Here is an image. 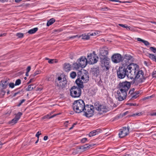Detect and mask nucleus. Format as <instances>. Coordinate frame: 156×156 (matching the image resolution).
Masks as SVG:
<instances>
[{
  "label": "nucleus",
  "instance_id": "f257e3e1",
  "mask_svg": "<svg viewBox=\"0 0 156 156\" xmlns=\"http://www.w3.org/2000/svg\"><path fill=\"white\" fill-rule=\"evenodd\" d=\"M134 69H133L129 76L130 79H134L135 82L137 83H142L145 79L144 76V73L142 70H139V66L136 64L133 63Z\"/></svg>",
  "mask_w": 156,
  "mask_h": 156
},
{
  "label": "nucleus",
  "instance_id": "f03ea898",
  "mask_svg": "<svg viewBox=\"0 0 156 156\" xmlns=\"http://www.w3.org/2000/svg\"><path fill=\"white\" fill-rule=\"evenodd\" d=\"M133 66V63L130 64L129 66L122 64V65L117 70V73L118 77L120 79H123L127 76L129 78V74L133 69H134Z\"/></svg>",
  "mask_w": 156,
  "mask_h": 156
},
{
  "label": "nucleus",
  "instance_id": "7ed1b4c3",
  "mask_svg": "<svg viewBox=\"0 0 156 156\" xmlns=\"http://www.w3.org/2000/svg\"><path fill=\"white\" fill-rule=\"evenodd\" d=\"M77 79L76 83L78 87L83 88V83H87L89 80V75L88 72L86 71H80L78 73Z\"/></svg>",
  "mask_w": 156,
  "mask_h": 156
},
{
  "label": "nucleus",
  "instance_id": "20e7f679",
  "mask_svg": "<svg viewBox=\"0 0 156 156\" xmlns=\"http://www.w3.org/2000/svg\"><path fill=\"white\" fill-rule=\"evenodd\" d=\"M85 106L84 101L81 99L75 101L73 105L74 111L78 113L83 111Z\"/></svg>",
  "mask_w": 156,
  "mask_h": 156
},
{
  "label": "nucleus",
  "instance_id": "39448f33",
  "mask_svg": "<svg viewBox=\"0 0 156 156\" xmlns=\"http://www.w3.org/2000/svg\"><path fill=\"white\" fill-rule=\"evenodd\" d=\"M82 88L74 86L72 87L70 90L71 96L74 98L79 97L81 94V88Z\"/></svg>",
  "mask_w": 156,
  "mask_h": 156
},
{
  "label": "nucleus",
  "instance_id": "423d86ee",
  "mask_svg": "<svg viewBox=\"0 0 156 156\" xmlns=\"http://www.w3.org/2000/svg\"><path fill=\"white\" fill-rule=\"evenodd\" d=\"M94 109L92 105H87L83 110L84 115L87 117H92L94 114Z\"/></svg>",
  "mask_w": 156,
  "mask_h": 156
},
{
  "label": "nucleus",
  "instance_id": "0eeeda50",
  "mask_svg": "<svg viewBox=\"0 0 156 156\" xmlns=\"http://www.w3.org/2000/svg\"><path fill=\"white\" fill-rule=\"evenodd\" d=\"M98 57L95 53V51L90 53L87 56V61L89 64H93L96 63L98 61Z\"/></svg>",
  "mask_w": 156,
  "mask_h": 156
},
{
  "label": "nucleus",
  "instance_id": "6e6552de",
  "mask_svg": "<svg viewBox=\"0 0 156 156\" xmlns=\"http://www.w3.org/2000/svg\"><path fill=\"white\" fill-rule=\"evenodd\" d=\"M119 89L120 91L127 92L130 88V83L129 82L127 81L120 83L119 84Z\"/></svg>",
  "mask_w": 156,
  "mask_h": 156
},
{
  "label": "nucleus",
  "instance_id": "1a4fd4ad",
  "mask_svg": "<svg viewBox=\"0 0 156 156\" xmlns=\"http://www.w3.org/2000/svg\"><path fill=\"white\" fill-rule=\"evenodd\" d=\"M94 108L100 114L106 112V107L103 105H101L98 102H96L94 104Z\"/></svg>",
  "mask_w": 156,
  "mask_h": 156
},
{
  "label": "nucleus",
  "instance_id": "9d476101",
  "mask_svg": "<svg viewBox=\"0 0 156 156\" xmlns=\"http://www.w3.org/2000/svg\"><path fill=\"white\" fill-rule=\"evenodd\" d=\"M101 66L106 68V70H108L109 68V65L110 62L109 59L108 57L100 58Z\"/></svg>",
  "mask_w": 156,
  "mask_h": 156
},
{
  "label": "nucleus",
  "instance_id": "9b49d317",
  "mask_svg": "<svg viewBox=\"0 0 156 156\" xmlns=\"http://www.w3.org/2000/svg\"><path fill=\"white\" fill-rule=\"evenodd\" d=\"M123 58L119 54L115 53L113 54L111 57V60L114 63H117L122 61Z\"/></svg>",
  "mask_w": 156,
  "mask_h": 156
},
{
  "label": "nucleus",
  "instance_id": "f8f14e48",
  "mask_svg": "<svg viewBox=\"0 0 156 156\" xmlns=\"http://www.w3.org/2000/svg\"><path fill=\"white\" fill-rule=\"evenodd\" d=\"M133 58L132 56L129 54H126L125 55L124 58H122V64L125 65H127L129 66L131 62L133 60Z\"/></svg>",
  "mask_w": 156,
  "mask_h": 156
},
{
  "label": "nucleus",
  "instance_id": "ddd939ff",
  "mask_svg": "<svg viewBox=\"0 0 156 156\" xmlns=\"http://www.w3.org/2000/svg\"><path fill=\"white\" fill-rule=\"evenodd\" d=\"M129 127L127 126V128L123 127L122 129H120V132L119 134V137L120 138H122L127 135L129 133Z\"/></svg>",
  "mask_w": 156,
  "mask_h": 156
},
{
  "label": "nucleus",
  "instance_id": "4468645a",
  "mask_svg": "<svg viewBox=\"0 0 156 156\" xmlns=\"http://www.w3.org/2000/svg\"><path fill=\"white\" fill-rule=\"evenodd\" d=\"M100 58L108 57L107 55L108 53V49L106 47H104L100 49Z\"/></svg>",
  "mask_w": 156,
  "mask_h": 156
},
{
  "label": "nucleus",
  "instance_id": "2eb2a0df",
  "mask_svg": "<svg viewBox=\"0 0 156 156\" xmlns=\"http://www.w3.org/2000/svg\"><path fill=\"white\" fill-rule=\"evenodd\" d=\"M117 98L119 101H122L126 98L127 94V92L120 91L119 90L117 91Z\"/></svg>",
  "mask_w": 156,
  "mask_h": 156
},
{
  "label": "nucleus",
  "instance_id": "dca6fc26",
  "mask_svg": "<svg viewBox=\"0 0 156 156\" xmlns=\"http://www.w3.org/2000/svg\"><path fill=\"white\" fill-rule=\"evenodd\" d=\"M77 62L80 64V67L83 68L86 66L88 62L87 58L85 57H81L77 61Z\"/></svg>",
  "mask_w": 156,
  "mask_h": 156
},
{
  "label": "nucleus",
  "instance_id": "f3484780",
  "mask_svg": "<svg viewBox=\"0 0 156 156\" xmlns=\"http://www.w3.org/2000/svg\"><path fill=\"white\" fill-rule=\"evenodd\" d=\"M9 82V79L6 78L2 80L0 83V88L3 89H5Z\"/></svg>",
  "mask_w": 156,
  "mask_h": 156
},
{
  "label": "nucleus",
  "instance_id": "a211bd4d",
  "mask_svg": "<svg viewBox=\"0 0 156 156\" xmlns=\"http://www.w3.org/2000/svg\"><path fill=\"white\" fill-rule=\"evenodd\" d=\"M67 84L66 80H64L62 81H60L58 83H57V86H59L60 88H63L66 87Z\"/></svg>",
  "mask_w": 156,
  "mask_h": 156
},
{
  "label": "nucleus",
  "instance_id": "6ab92c4d",
  "mask_svg": "<svg viewBox=\"0 0 156 156\" xmlns=\"http://www.w3.org/2000/svg\"><path fill=\"white\" fill-rule=\"evenodd\" d=\"M72 66L69 63H65L64 65V70L66 72H69L72 69Z\"/></svg>",
  "mask_w": 156,
  "mask_h": 156
},
{
  "label": "nucleus",
  "instance_id": "aec40b11",
  "mask_svg": "<svg viewBox=\"0 0 156 156\" xmlns=\"http://www.w3.org/2000/svg\"><path fill=\"white\" fill-rule=\"evenodd\" d=\"M99 132L100 129H99L94 130L90 133L89 134V136L90 137L94 136L96 134H98V133Z\"/></svg>",
  "mask_w": 156,
  "mask_h": 156
},
{
  "label": "nucleus",
  "instance_id": "412c9836",
  "mask_svg": "<svg viewBox=\"0 0 156 156\" xmlns=\"http://www.w3.org/2000/svg\"><path fill=\"white\" fill-rule=\"evenodd\" d=\"M88 146V144H86L83 146H81L80 147L79 149L81 151L83 152L89 149Z\"/></svg>",
  "mask_w": 156,
  "mask_h": 156
},
{
  "label": "nucleus",
  "instance_id": "4be33fe9",
  "mask_svg": "<svg viewBox=\"0 0 156 156\" xmlns=\"http://www.w3.org/2000/svg\"><path fill=\"white\" fill-rule=\"evenodd\" d=\"M92 71L93 72L94 75L97 76H98L99 73V69L98 67L94 68L92 69Z\"/></svg>",
  "mask_w": 156,
  "mask_h": 156
},
{
  "label": "nucleus",
  "instance_id": "5701e85b",
  "mask_svg": "<svg viewBox=\"0 0 156 156\" xmlns=\"http://www.w3.org/2000/svg\"><path fill=\"white\" fill-rule=\"evenodd\" d=\"M134 89L130 90L129 91V94L132 95V98H136L138 96V94L133 93Z\"/></svg>",
  "mask_w": 156,
  "mask_h": 156
},
{
  "label": "nucleus",
  "instance_id": "b1692460",
  "mask_svg": "<svg viewBox=\"0 0 156 156\" xmlns=\"http://www.w3.org/2000/svg\"><path fill=\"white\" fill-rule=\"evenodd\" d=\"M147 56L152 61L156 62V55L152 54H148Z\"/></svg>",
  "mask_w": 156,
  "mask_h": 156
},
{
  "label": "nucleus",
  "instance_id": "393cba45",
  "mask_svg": "<svg viewBox=\"0 0 156 156\" xmlns=\"http://www.w3.org/2000/svg\"><path fill=\"white\" fill-rule=\"evenodd\" d=\"M35 87V86L34 84H32L30 85H29L28 86L27 88L26 89L27 91H31Z\"/></svg>",
  "mask_w": 156,
  "mask_h": 156
},
{
  "label": "nucleus",
  "instance_id": "a878e982",
  "mask_svg": "<svg viewBox=\"0 0 156 156\" xmlns=\"http://www.w3.org/2000/svg\"><path fill=\"white\" fill-rule=\"evenodd\" d=\"M38 30V28L35 27L29 30L28 33L30 34H32L35 33Z\"/></svg>",
  "mask_w": 156,
  "mask_h": 156
},
{
  "label": "nucleus",
  "instance_id": "bb28decb",
  "mask_svg": "<svg viewBox=\"0 0 156 156\" xmlns=\"http://www.w3.org/2000/svg\"><path fill=\"white\" fill-rule=\"evenodd\" d=\"M55 21V20L54 18H51L47 22V26H49L52 24Z\"/></svg>",
  "mask_w": 156,
  "mask_h": 156
},
{
  "label": "nucleus",
  "instance_id": "cd10ccee",
  "mask_svg": "<svg viewBox=\"0 0 156 156\" xmlns=\"http://www.w3.org/2000/svg\"><path fill=\"white\" fill-rule=\"evenodd\" d=\"M73 67L74 68L77 69H79L80 67V66L78 62H77L76 63L73 64Z\"/></svg>",
  "mask_w": 156,
  "mask_h": 156
},
{
  "label": "nucleus",
  "instance_id": "c85d7f7f",
  "mask_svg": "<svg viewBox=\"0 0 156 156\" xmlns=\"http://www.w3.org/2000/svg\"><path fill=\"white\" fill-rule=\"evenodd\" d=\"M90 33L88 34L87 35L83 34L82 39L84 40H88L89 39L90 36H91L90 35Z\"/></svg>",
  "mask_w": 156,
  "mask_h": 156
},
{
  "label": "nucleus",
  "instance_id": "c756f323",
  "mask_svg": "<svg viewBox=\"0 0 156 156\" xmlns=\"http://www.w3.org/2000/svg\"><path fill=\"white\" fill-rule=\"evenodd\" d=\"M22 113L21 112H19L16 114L15 118L18 120L20 118L21 116L22 115Z\"/></svg>",
  "mask_w": 156,
  "mask_h": 156
},
{
  "label": "nucleus",
  "instance_id": "7c9ffc66",
  "mask_svg": "<svg viewBox=\"0 0 156 156\" xmlns=\"http://www.w3.org/2000/svg\"><path fill=\"white\" fill-rule=\"evenodd\" d=\"M6 91L5 89H1L0 90V96L1 97H3L5 94Z\"/></svg>",
  "mask_w": 156,
  "mask_h": 156
},
{
  "label": "nucleus",
  "instance_id": "2f4dec72",
  "mask_svg": "<svg viewBox=\"0 0 156 156\" xmlns=\"http://www.w3.org/2000/svg\"><path fill=\"white\" fill-rule=\"evenodd\" d=\"M76 76V73L74 72H72L70 74V76L73 79Z\"/></svg>",
  "mask_w": 156,
  "mask_h": 156
},
{
  "label": "nucleus",
  "instance_id": "473e14b6",
  "mask_svg": "<svg viewBox=\"0 0 156 156\" xmlns=\"http://www.w3.org/2000/svg\"><path fill=\"white\" fill-rule=\"evenodd\" d=\"M40 71H38V70L37 71H35L34 73L31 74L30 75V77H34V76H36L37 75L40 74Z\"/></svg>",
  "mask_w": 156,
  "mask_h": 156
},
{
  "label": "nucleus",
  "instance_id": "72a5a7b5",
  "mask_svg": "<svg viewBox=\"0 0 156 156\" xmlns=\"http://www.w3.org/2000/svg\"><path fill=\"white\" fill-rule=\"evenodd\" d=\"M154 96L155 95L154 94H153L150 96L145 97L143 98V100H145L147 99H150L152 98H154Z\"/></svg>",
  "mask_w": 156,
  "mask_h": 156
},
{
  "label": "nucleus",
  "instance_id": "f704fd0d",
  "mask_svg": "<svg viewBox=\"0 0 156 156\" xmlns=\"http://www.w3.org/2000/svg\"><path fill=\"white\" fill-rule=\"evenodd\" d=\"M21 82V80L20 79L17 80L15 82V85L17 86L19 85Z\"/></svg>",
  "mask_w": 156,
  "mask_h": 156
},
{
  "label": "nucleus",
  "instance_id": "c9c22d12",
  "mask_svg": "<svg viewBox=\"0 0 156 156\" xmlns=\"http://www.w3.org/2000/svg\"><path fill=\"white\" fill-rule=\"evenodd\" d=\"M16 36L19 38H22L23 37L24 34L22 33H17L16 34Z\"/></svg>",
  "mask_w": 156,
  "mask_h": 156
},
{
  "label": "nucleus",
  "instance_id": "e433bc0d",
  "mask_svg": "<svg viewBox=\"0 0 156 156\" xmlns=\"http://www.w3.org/2000/svg\"><path fill=\"white\" fill-rule=\"evenodd\" d=\"M18 121V120H17L16 119H15V118L13 119L9 123H12L13 124H14L16 123Z\"/></svg>",
  "mask_w": 156,
  "mask_h": 156
},
{
  "label": "nucleus",
  "instance_id": "4c0bfd02",
  "mask_svg": "<svg viewBox=\"0 0 156 156\" xmlns=\"http://www.w3.org/2000/svg\"><path fill=\"white\" fill-rule=\"evenodd\" d=\"M150 49L153 52L156 53V48L154 47H151Z\"/></svg>",
  "mask_w": 156,
  "mask_h": 156
},
{
  "label": "nucleus",
  "instance_id": "58836bf2",
  "mask_svg": "<svg viewBox=\"0 0 156 156\" xmlns=\"http://www.w3.org/2000/svg\"><path fill=\"white\" fill-rule=\"evenodd\" d=\"M9 87L11 88H13L14 87V86L15 85V84H14V83H9Z\"/></svg>",
  "mask_w": 156,
  "mask_h": 156
},
{
  "label": "nucleus",
  "instance_id": "ea45409f",
  "mask_svg": "<svg viewBox=\"0 0 156 156\" xmlns=\"http://www.w3.org/2000/svg\"><path fill=\"white\" fill-rule=\"evenodd\" d=\"M87 140V138H84L81 140V142L82 143H84Z\"/></svg>",
  "mask_w": 156,
  "mask_h": 156
},
{
  "label": "nucleus",
  "instance_id": "a19ab883",
  "mask_svg": "<svg viewBox=\"0 0 156 156\" xmlns=\"http://www.w3.org/2000/svg\"><path fill=\"white\" fill-rule=\"evenodd\" d=\"M145 45L146 46H147L148 45H149L150 44L147 41L144 40L143 41V42Z\"/></svg>",
  "mask_w": 156,
  "mask_h": 156
},
{
  "label": "nucleus",
  "instance_id": "79ce46f5",
  "mask_svg": "<svg viewBox=\"0 0 156 156\" xmlns=\"http://www.w3.org/2000/svg\"><path fill=\"white\" fill-rule=\"evenodd\" d=\"M25 101V99H23L22 100L20 101V102L19 103L18 105L17 106H20L23 102H24Z\"/></svg>",
  "mask_w": 156,
  "mask_h": 156
},
{
  "label": "nucleus",
  "instance_id": "37998d69",
  "mask_svg": "<svg viewBox=\"0 0 156 156\" xmlns=\"http://www.w3.org/2000/svg\"><path fill=\"white\" fill-rule=\"evenodd\" d=\"M41 134V133H40L39 131H38L37 133L36 134V136L37 137L38 139L39 138V136Z\"/></svg>",
  "mask_w": 156,
  "mask_h": 156
},
{
  "label": "nucleus",
  "instance_id": "c03bdc74",
  "mask_svg": "<svg viewBox=\"0 0 156 156\" xmlns=\"http://www.w3.org/2000/svg\"><path fill=\"white\" fill-rule=\"evenodd\" d=\"M50 117V115L49 114H48V115H47L45 116H44L43 117V119H50L49 118Z\"/></svg>",
  "mask_w": 156,
  "mask_h": 156
},
{
  "label": "nucleus",
  "instance_id": "a18cd8bd",
  "mask_svg": "<svg viewBox=\"0 0 156 156\" xmlns=\"http://www.w3.org/2000/svg\"><path fill=\"white\" fill-rule=\"evenodd\" d=\"M54 62V59H50L48 61V62L49 63H53Z\"/></svg>",
  "mask_w": 156,
  "mask_h": 156
},
{
  "label": "nucleus",
  "instance_id": "49530a36",
  "mask_svg": "<svg viewBox=\"0 0 156 156\" xmlns=\"http://www.w3.org/2000/svg\"><path fill=\"white\" fill-rule=\"evenodd\" d=\"M119 26L121 27H122L125 28H126V27L127 26L126 25H124V24H119Z\"/></svg>",
  "mask_w": 156,
  "mask_h": 156
},
{
  "label": "nucleus",
  "instance_id": "de8ad7c7",
  "mask_svg": "<svg viewBox=\"0 0 156 156\" xmlns=\"http://www.w3.org/2000/svg\"><path fill=\"white\" fill-rule=\"evenodd\" d=\"M95 145V144H88V147L89 149Z\"/></svg>",
  "mask_w": 156,
  "mask_h": 156
},
{
  "label": "nucleus",
  "instance_id": "09e8293b",
  "mask_svg": "<svg viewBox=\"0 0 156 156\" xmlns=\"http://www.w3.org/2000/svg\"><path fill=\"white\" fill-rule=\"evenodd\" d=\"M152 76L153 77L156 78V71H154L152 73Z\"/></svg>",
  "mask_w": 156,
  "mask_h": 156
},
{
  "label": "nucleus",
  "instance_id": "8fccbe9b",
  "mask_svg": "<svg viewBox=\"0 0 156 156\" xmlns=\"http://www.w3.org/2000/svg\"><path fill=\"white\" fill-rule=\"evenodd\" d=\"M101 10L102 11H107L108 9L107 7L103 8L101 9Z\"/></svg>",
  "mask_w": 156,
  "mask_h": 156
},
{
  "label": "nucleus",
  "instance_id": "3c124183",
  "mask_svg": "<svg viewBox=\"0 0 156 156\" xmlns=\"http://www.w3.org/2000/svg\"><path fill=\"white\" fill-rule=\"evenodd\" d=\"M141 113H139L134 114H133L132 115H131V116H135L140 115L141 114Z\"/></svg>",
  "mask_w": 156,
  "mask_h": 156
},
{
  "label": "nucleus",
  "instance_id": "603ef678",
  "mask_svg": "<svg viewBox=\"0 0 156 156\" xmlns=\"http://www.w3.org/2000/svg\"><path fill=\"white\" fill-rule=\"evenodd\" d=\"M98 32H95L94 33L90 34V35L91 36L96 35H98Z\"/></svg>",
  "mask_w": 156,
  "mask_h": 156
},
{
  "label": "nucleus",
  "instance_id": "864d4df0",
  "mask_svg": "<svg viewBox=\"0 0 156 156\" xmlns=\"http://www.w3.org/2000/svg\"><path fill=\"white\" fill-rule=\"evenodd\" d=\"M78 36L77 35H75V36H73L71 37H69V39H72V38H76V37H77Z\"/></svg>",
  "mask_w": 156,
  "mask_h": 156
},
{
  "label": "nucleus",
  "instance_id": "5fc2aeb1",
  "mask_svg": "<svg viewBox=\"0 0 156 156\" xmlns=\"http://www.w3.org/2000/svg\"><path fill=\"white\" fill-rule=\"evenodd\" d=\"M30 69H31L30 66H28L27 69V73H29V71H30Z\"/></svg>",
  "mask_w": 156,
  "mask_h": 156
},
{
  "label": "nucleus",
  "instance_id": "6e6d98bb",
  "mask_svg": "<svg viewBox=\"0 0 156 156\" xmlns=\"http://www.w3.org/2000/svg\"><path fill=\"white\" fill-rule=\"evenodd\" d=\"M34 81V80L32 78H31L30 80L27 83V84H29L31 82H33Z\"/></svg>",
  "mask_w": 156,
  "mask_h": 156
},
{
  "label": "nucleus",
  "instance_id": "4d7b16f0",
  "mask_svg": "<svg viewBox=\"0 0 156 156\" xmlns=\"http://www.w3.org/2000/svg\"><path fill=\"white\" fill-rule=\"evenodd\" d=\"M109 1L112 2H119L120 3H121V2L120 1L118 0H109Z\"/></svg>",
  "mask_w": 156,
  "mask_h": 156
},
{
  "label": "nucleus",
  "instance_id": "13d9d810",
  "mask_svg": "<svg viewBox=\"0 0 156 156\" xmlns=\"http://www.w3.org/2000/svg\"><path fill=\"white\" fill-rule=\"evenodd\" d=\"M132 155L133 154H132L126 153L124 155V156H132Z\"/></svg>",
  "mask_w": 156,
  "mask_h": 156
},
{
  "label": "nucleus",
  "instance_id": "bf43d9fd",
  "mask_svg": "<svg viewBox=\"0 0 156 156\" xmlns=\"http://www.w3.org/2000/svg\"><path fill=\"white\" fill-rule=\"evenodd\" d=\"M137 40L138 41H141L142 42H143V41H144L143 40V39H141L140 38H137Z\"/></svg>",
  "mask_w": 156,
  "mask_h": 156
},
{
  "label": "nucleus",
  "instance_id": "052dcab7",
  "mask_svg": "<svg viewBox=\"0 0 156 156\" xmlns=\"http://www.w3.org/2000/svg\"><path fill=\"white\" fill-rule=\"evenodd\" d=\"M6 34H7L6 33L1 34H0V37H2L3 36H5L6 35Z\"/></svg>",
  "mask_w": 156,
  "mask_h": 156
},
{
  "label": "nucleus",
  "instance_id": "680f3d73",
  "mask_svg": "<svg viewBox=\"0 0 156 156\" xmlns=\"http://www.w3.org/2000/svg\"><path fill=\"white\" fill-rule=\"evenodd\" d=\"M129 105H131V106H136V104H133V103H129Z\"/></svg>",
  "mask_w": 156,
  "mask_h": 156
},
{
  "label": "nucleus",
  "instance_id": "e2e57ef3",
  "mask_svg": "<svg viewBox=\"0 0 156 156\" xmlns=\"http://www.w3.org/2000/svg\"><path fill=\"white\" fill-rule=\"evenodd\" d=\"M48 137L47 136H45L44 137V140H48Z\"/></svg>",
  "mask_w": 156,
  "mask_h": 156
},
{
  "label": "nucleus",
  "instance_id": "0e129e2a",
  "mask_svg": "<svg viewBox=\"0 0 156 156\" xmlns=\"http://www.w3.org/2000/svg\"><path fill=\"white\" fill-rule=\"evenodd\" d=\"M58 114H54L53 115H52V116H50V117L49 118H52L54 117H55V116H56V115H58Z\"/></svg>",
  "mask_w": 156,
  "mask_h": 156
},
{
  "label": "nucleus",
  "instance_id": "69168bd1",
  "mask_svg": "<svg viewBox=\"0 0 156 156\" xmlns=\"http://www.w3.org/2000/svg\"><path fill=\"white\" fill-rule=\"evenodd\" d=\"M20 93V92L19 91L17 92L16 93H14L13 94V96H16L17 94H19Z\"/></svg>",
  "mask_w": 156,
  "mask_h": 156
},
{
  "label": "nucleus",
  "instance_id": "338daca9",
  "mask_svg": "<svg viewBox=\"0 0 156 156\" xmlns=\"http://www.w3.org/2000/svg\"><path fill=\"white\" fill-rule=\"evenodd\" d=\"M128 113V111L126 112H125L123 113V114L122 115V116H125V115H126Z\"/></svg>",
  "mask_w": 156,
  "mask_h": 156
},
{
  "label": "nucleus",
  "instance_id": "774afa93",
  "mask_svg": "<svg viewBox=\"0 0 156 156\" xmlns=\"http://www.w3.org/2000/svg\"><path fill=\"white\" fill-rule=\"evenodd\" d=\"M126 29H127V30H131L130 27V26H127L126 27Z\"/></svg>",
  "mask_w": 156,
  "mask_h": 156
}]
</instances>
